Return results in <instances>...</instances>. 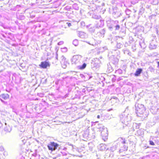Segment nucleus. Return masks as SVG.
<instances>
[{
    "mask_svg": "<svg viewBox=\"0 0 159 159\" xmlns=\"http://www.w3.org/2000/svg\"><path fill=\"white\" fill-rule=\"evenodd\" d=\"M119 45V44H117V46H118V45Z\"/></svg>",
    "mask_w": 159,
    "mask_h": 159,
    "instance_id": "22",
    "label": "nucleus"
},
{
    "mask_svg": "<svg viewBox=\"0 0 159 159\" xmlns=\"http://www.w3.org/2000/svg\"><path fill=\"white\" fill-rule=\"evenodd\" d=\"M40 67L43 68H46L48 66H49V64L47 61H43L41 62V64L39 65Z\"/></svg>",
    "mask_w": 159,
    "mask_h": 159,
    "instance_id": "6",
    "label": "nucleus"
},
{
    "mask_svg": "<svg viewBox=\"0 0 159 159\" xmlns=\"http://www.w3.org/2000/svg\"><path fill=\"white\" fill-rule=\"evenodd\" d=\"M98 128L100 129V131H102L101 132V136L102 139L104 141H105L107 139L108 135L107 128H105L104 126L102 125H99Z\"/></svg>",
    "mask_w": 159,
    "mask_h": 159,
    "instance_id": "1",
    "label": "nucleus"
},
{
    "mask_svg": "<svg viewBox=\"0 0 159 159\" xmlns=\"http://www.w3.org/2000/svg\"><path fill=\"white\" fill-rule=\"evenodd\" d=\"M3 150L4 149L2 147H0V150L1 151H3Z\"/></svg>",
    "mask_w": 159,
    "mask_h": 159,
    "instance_id": "18",
    "label": "nucleus"
},
{
    "mask_svg": "<svg viewBox=\"0 0 159 159\" xmlns=\"http://www.w3.org/2000/svg\"><path fill=\"white\" fill-rule=\"evenodd\" d=\"M120 26L119 25H117L116 27V30H118L120 28Z\"/></svg>",
    "mask_w": 159,
    "mask_h": 159,
    "instance_id": "15",
    "label": "nucleus"
},
{
    "mask_svg": "<svg viewBox=\"0 0 159 159\" xmlns=\"http://www.w3.org/2000/svg\"><path fill=\"white\" fill-rule=\"evenodd\" d=\"M136 108V112L138 116H140L138 115L140 114H143L145 110L144 105L140 104H138L135 105Z\"/></svg>",
    "mask_w": 159,
    "mask_h": 159,
    "instance_id": "2",
    "label": "nucleus"
},
{
    "mask_svg": "<svg viewBox=\"0 0 159 159\" xmlns=\"http://www.w3.org/2000/svg\"><path fill=\"white\" fill-rule=\"evenodd\" d=\"M86 66V64L84 63L82 66H79L78 67L81 70L83 69H84Z\"/></svg>",
    "mask_w": 159,
    "mask_h": 159,
    "instance_id": "10",
    "label": "nucleus"
},
{
    "mask_svg": "<svg viewBox=\"0 0 159 159\" xmlns=\"http://www.w3.org/2000/svg\"><path fill=\"white\" fill-rule=\"evenodd\" d=\"M100 149L102 150H104L105 149V145L103 144L101 145Z\"/></svg>",
    "mask_w": 159,
    "mask_h": 159,
    "instance_id": "12",
    "label": "nucleus"
},
{
    "mask_svg": "<svg viewBox=\"0 0 159 159\" xmlns=\"http://www.w3.org/2000/svg\"><path fill=\"white\" fill-rule=\"evenodd\" d=\"M150 144L152 145H154L155 144L152 141H150Z\"/></svg>",
    "mask_w": 159,
    "mask_h": 159,
    "instance_id": "14",
    "label": "nucleus"
},
{
    "mask_svg": "<svg viewBox=\"0 0 159 159\" xmlns=\"http://www.w3.org/2000/svg\"><path fill=\"white\" fill-rule=\"evenodd\" d=\"M4 130L10 132L11 131V129L9 127L8 128L7 127L5 128L4 129Z\"/></svg>",
    "mask_w": 159,
    "mask_h": 159,
    "instance_id": "13",
    "label": "nucleus"
},
{
    "mask_svg": "<svg viewBox=\"0 0 159 159\" xmlns=\"http://www.w3.org/2000/svg\"><path fill=\"white\" fill-rule=\"evenodd\" d=\"M79 36L82 39L86 38L87 37V35L82 32H80L78 34Z\"/></svg>",
    "mask_w": 159,
    "mask_h": 159,
    "instance_id": "8",
    "label": "nucleus"
},
{
    "mask_svg": "<svg viewBox=\"0 0 159 159\" xmlns=\"http://www.w3.org/2000/svg\"><path fill=\"white\" fill-rule=\"evenodd\" d=\"M82 58L80 55L74 56L72 59V63L75 65H78L80 63V61Z\"/></svg>",
    "mask_w": 159,
    "mask_h": 159,
    "instance_id": "3",
    "label": "nucleus"
},
{
    "mask_svg": "<svg viewBox=\"0 0 159 159\" xmlns=\"http://www.w3.org/2000/svg\"><path fill=\"white\" fill-rule=\"evenodd\" d=\"M66 24H67L68 26L69 27H70L71 25V24L70 23H67Z\"/></svg>",
    "mask_w": 159,
    "mask_h": 159,
    "instance_id": "17",
    "label": "nucleus"
},
{
    "mask_svg": "<svg viewBox=\"0 0 159 159\" xmlns=\"http://www.w3.org/2000/svg\"><path fill=\"white\" fill-rule=\"evenodd\" d=\"M73 44L75 46H77L78 45V40L75 39L73 41Z\"/></svg>",
    "mask_w": 159,
    "mask_h": 159,
    "instance_id": "11",
    "label": "nucleus"
},
{
    "mask_svg": "<svg viewBox=\"0 0 159 159\" xmlns=\"http://www.w3.org/2000/svg\"><path fill=\"white\" fill-rule=\"evenodd\" d=\"M63 43V42H62V41H61V42H59L58 43V45H61Z\"/></svg>",
    "mask_w": 159,
    "mask_h": 159,
    "instance_id": "16",
    "label": "nucleus"
},
{
    "mask_svg": "<svg viewBox=\"0 0 159 159\" xmlns=\"http://www.w3.org/2000/svg\"><path fill=\"white\" fill-rule=\"evenodd\" d=\"M142 71V70L141 69H138L136 70V71L135 74V76H138L141 73Z\"/></svg>",
    "mask_w": 159,
    "mask_h": 159,
    "instance_id": "9",
    "label": "nucleus"
},
{
    "mask_svg": "<svg viewBox=\"0 0 159 159\" xmlns=\"http://www.w3.org/2000/svg\"><path fill=\"white\" fill-rule=\"evenodd\" d=\"M9 96L7 94H2L0 95V98L2 102H4V101L2 99H3L4 100H7L9 98Z\"/></svg>",
    "mask_w": 159,
    "mask_h": 159,
    "instance_id": "7",
    "label": "nucleus"
},
{
    "mask_svg": "<svg viewBox=\"0 0 159 159\" xmlns=\"http://www.w3.org/2000/svg\"><path fill=\"white\" fill-rule=\"evenodd\" d=\"M158 66H159V61L158 62Z\"/></svg>",
    "mask_w": 159,
    "mask_h": 159,
    "instance_id": "20",
    "label": "nucleus"
},
{
    "mask_svg": "<svg viewBox=\"0 0 159 159\" xmlns=\"http://www.w3.org/2000/svg\"><path fill=\"white\" fill-rule=\"evenodd\" d=\"M97 118H100V116L99 115H98L97 116Z\"/></svg>",
    "mask_w": 159,
    "mask_h": 159,
    "instance_id": "19",
    "label": "nucleus"
},
{
    "mask_svg": "<svg viewBox=\"0 0 159 159\" xmlns=\"http://www.w3.org/2000/svg\"><path fill=\"white\" fill-rule=\"evenodd\" d=\"M62 59L61 62V66L62 68L65 69L68 63L66 61V58L62 56Z\"/></svg>",
    "mask_w": 159,
    "mask_h": 159,
    "instance_id": "5",
    "label": "nucleus"
},
{
    "mask_svg": "<svg viewBox=\"0 0 159 159\" xmlns=\"http://www.w3.org/2000/svg\"><path fill=\"white\" fill-rule=\"evenodd\" d=\"M5 125H7L6 123H5Z\"/></svg>",
    "mask_w": 159,
    "mask_h": 159,
    "instance_id": "21",
    "label": "nucleus"
},
{
    "mask_svg": "<svg viewBox=\"0 0 159 159\" xmlns=\"http://www.w3.org/2000/svg\"><path fill=\"white\" fill-rule=\"evenodd\" d=\"M58 146V145L56 143L53 142H51L48 147L49 150L52 151L55 150Z\"/></svg>",
    "mask_w": 159,
    "mask_h": 159,
    "instance_id": "4",
    "label": "nucleus"
}]
</instances>
